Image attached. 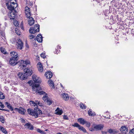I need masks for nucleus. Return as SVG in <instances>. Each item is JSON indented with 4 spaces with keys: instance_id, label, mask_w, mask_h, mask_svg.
<instances>
[{
    "instance_id": "61",
    "label": "nucleus",
    "mask_w": 134,
    "mask_h": 134,
    "mask_svg": "<svg viewBox=\"0 0 134 134\" xmlns=\"http://www.w3.org/2000/svg\"><path fill=\"white\" fill-rule=\"evenodd\" d=\"M0 110L3 111V110H5V109H2L1 108H0Z\"/></svg>"
},
{
    "instance_id": "35",
    "label": "nucleus",
    "mask_w": 134,
    "mask_h": 134,
    "mask_svg": "<svg viewBox=\"0 0 134 134\" xmlns=\"http://www.w3.org/2000/svg\"><path fill=\"white\" fill-rule=\"evenodd\" d=\"M5 97L3 93L2 92H0V99H3L5 98Z\"/></svg>"
},
{
    "instance_id": "41",
    "label": "nucleus",
    "mask_w": 134,
    "mask_h": 134,
    "mask_svg": "<svg viewBox=\"0 0 134 134\" xmlns=\"http://www.w3.org/2000/svg\"><path fill=\"white\" fill-rule=\"evenodd\" d=\"M37 93H39L40 95H41L44 94H45L46 93L43 91H39Z\"/></svg>"
},
{
    "instance_id": "3",
    "label": "nucleus",
    "mask_w": 134,
    "mask_h": 134,
    "mask_svg": "<svg viewBox=\"0 0 134 134\" xmlns=\"http://www.w3.org/2000/svg\"><path fill=\"white\" fill-rule=\"evenodd\" d=\"M40 26L38 24L34 26L33 27L30 28L29 31L30 33L34 34L39 32L40 31Z\"/></svg>"
},
{
    "instance_id": "15",
    "label": "nucleus",
    "mask_w": 134,
    "mask_h": 134,
    "mask_svg": "<svg viewBox=\"0 0 134 134\" xmlns=\"http://www.w3.org/2000/svg\"><path fill=\"white\" fill-rule=\"evenodd\" d=\"M29 18L28 20L29 24L30 26H31L34 24V20L33 18L32 17H30Z\"/></svg>"
},
{
    "instance_id": "28",
    "label": "nucleus",
    "mask_w": 134,
    "mask_h": 134,
    "mask_svg": "<svg viewBox=\"0 0 134 134\" xmlns=\"http://www.w3.org/2000/svg\"><path fill=\"white\" fill-rule=\"evenodd\" d=\"M0 128V130H1L3 132L5 133H7V131L4 128L1 126Z\"/></svg>"
},
{
    "instance_id": "7",
    "label": "nucleus",
    "mask_w": 134,
    "mask_h": 134,
    "mask_svg": "<svg viewBox=\"0 0 134 134\" xmlns=\"http://www.w3.org/2000/svg\"><path fill=\"white\" fill-rule=\"evenodd\" d=\"M17 4L14 2L11 3V4L10 5L7 7L10 10H14V8L17 7Z\"/></svg>"
},
{
    "instance_id": "39",
    "label": "nucleus",
    "mask_w": 134,
    "mask_h": 134,
    "mask_svg": "<svg viewBox=\"0 0 134 134\" xmlns=\"http://www.w3.org/2000/svg\"><path fill=\"white\" fill-rule=\"evenodd\" d=\"M28 83L29 84V85H30V86H31L32 87V85H33V84L34 83H33V82L32 80H30L28 82Z\"/></svg>"
},
{
    "instance_id": "18",
    "label": "nucleus",
    "mask_w": 134,
    "mask_h": 134,
    "mask_svg": "<svg viewBox=\"0 0 134 134\" xmlns=\"http://www.w3.org/2000/svg\"><path fill=\"white\" fill-rule=\"evenodd\" d=\"M38 66H37L39 71L42 72L43 71V68L42 64L40 62H38L37 64Z\"/></svg>"
},
{
    "instance_id": "6",
    "label": "nucleus",
    "mask_w": 134,
    "mask_h": 134,
    "mask_svg": "<svg viewBox=\"0 0 134 134\" xmlns=\"http://www.w3.org/2000/svg\"><path fill=\"white\" fill-rule=\"evenodd\" d=\"M72 125L73 127H78L79 130L82 131L84 133H86L87 132L86 130L84 127L80 125L77 123H75Z\"/></svg>"
},
{
    "instance_id": "2",
    "label": "nucleus",
    "mask_w": 134,
    "mask_h": 134,
    "mask_svg": "<svg viewBox=\"0 0 134 134\" xmlns=\"http://www.w3.org/2000/svg\"><path fill=\"white\" fill-rule=\"evenodd\" d=\"M27 111L29 114L34 116L36 118L38 117L39 115H40L42 114V111L36 108H35L34 110L29 109L27 110Z\"/></svg>"
},
{
    "instance_id": "16",
    "label": "nucleus",
    "mask_w": 134,
    "mask_h": 134,
    "mask_svg": "<svg viewBox=\"0 0 134 134\" xmlns=\"http://www.w3.org/2000/svg\"><path fill=\"white\" fill-rule=\"evenodd\" d=\"M37 41L39 42H41L42 41V37L41 35H38L36 37Z\"/></svg>"
},
{
    "instance_id": "45",
    "label": "nucleus",
    "mask_w": 134,
    "mask_h": 134,
    "mask_svg": "<svg viewBox=\"0 0 134 134\" xmlns=\"http://www.w3.org/2000/svg\"><path fill=\"white\" fill-rule=\"evenodd\" d=\"M134 134V128H133L131 130V131H130V132L129 133L130 134Z\"/></svg>"
},
{
    "instance_id": "64",
    "label": "nucleus",
    "mask_w": 134,
    "mask_h": 134,
    "mask_svg": "<svg viewBox=\"0 0 134 134\" xmlns=\"http://www.w3.org/2000/svg\"><path fill=\"white\" fill-rule=\"evenodd\" d=\"M50 86H51V87H52V84H51H51Z\"/></svg>"
},
{
    "instance_id": "9",
    "label": "nucleus",
    "mask_w": 134,
    "mask_h": 134,
    "mask_svg": "<svg viewBox=\"0 0 134 134\" xmlns=\"http://www.w3.org/2000/svg\"><path fill=\"white\" fill-rule=\"evenodd\" d=\"M16 46V48L18 49H21L23 48V44L20 39H18L17 42Z\"/></svg>"
},
{
    "instance_id": "51",
    "label": "nucleus",
    "mask_w": 134,
    "mask_h": 134,
    "mask_svg": "<svg viewBox=\"0 0 134 134\" xmlns=\"http://www.w3.org/2000/svg\"><path fill=\"white\" fill-rule=\"evenodd\" d=\"M94 128H90L89 129V130L91 131H94Z\"/></svg>"
},
{
    "instance_id": "34",
    "label": "nucleus",
    "mask_w": 134,
    "mask_h": 134,
    "mask_svg": "<svg viewBox=\"0 0 134 134\" xmlns=\"http://www.w3.org/2000/svg\"><path fill=\"white\" fill-rule=\"evenodd\" d=\"M0 50L1 52L3 53L4 54H7V53L6 51L5 50L2 48H1Z\"/></svg>"
},
{
    "instance_id": "4",
    "label": "nucleus",
    "mask_w": 134,
    "mask_h": 134,
    "mask_svg": "<svg viewBox=\"0 0 134 134\" xmlns=\"http://www.w3.org/2000/svg\"><path fill=\"white\" fill-rule=\"evenodd\" d=\"M39 86V84H34L33 85H32V89L34 93H37L39 91L42 90L41 88Z\"/></svg>"
},
{
    "instance_id": "10",
    "label": "nucleus",
    "mask_w": 134,
    "mask_h": 134,
    "mask_svg": "<svg viewBox=\"0 0 134 134\" xmlns=\"http://www.w3.org/2000/svg\"><path fill=\"white\" fill-rule=\"evenodd\" d=\"M32 79L35 83H40L41 82V79L39 77H37L36 75H34L32 76Z\"/></svg>"
},
{
    "instance_id": "55",
    "label": "nucleus",
    "mask_w": 134,
    "mask_h": 134,
    "mask_svg": "<svg viewBox=\"0 0 134 134\" xmlns=\"http://www.w3.org/2000/svg\"><path fill=\"white\" fill-rule=\"evenodd\" d=\"M21 121L23 123H25V120H24V119H21Z\"/></svg>"
},
{
    "instance_id": "38",
    "label": "nucleus",
    "mask_w": 134,
    "mask_h": 134,
    "mask_svg": "<svg viewBox=\"0 0 134 134\" xmlns=\"http://www.w3.org/2000/svg\"><path fill=\"white\" fill-rule=\"evenodd\" d=\"M14 24L16 27H17L18 26V21L16 20H14Z\"/></svg>"
},
{
    "instance_id": "59",
    "label": "nucleus",
    "mask_w": 134,
    "mask_h": 134,
    "mask_svg": "<svg viewBox=\"0 0 134 134\" xmlns=\"http://www.w3.org/2000/svg\"><path fill=\"white\" fill-rule=\"evenodd\" d=\"M104 116V118H107V119H110V118L109 117H106V116Z\"/></svg>"
},
{
    "instance_id": "30",
    "label": "nucleus",
    "mask_w": 134,
    "mask_h": 134,
    "mask_svg": "<svg viewBox=\"0 0 134 134\" xmlns=\"http://www.w3.org/2000/svg\"><path fill=\"white\" fill-rule=\"evenodd\" d=\"M18 112L19 113L21 114H24V109L22 108H21V109H19Z\"/></svg>"
},
{
    "instance_id": "58",
    "label": "nucleus",
    "mask_w": 134,
    "mask_h": 134,
    "mask_svg": "<svg viewBox=\"0 0 134 134\" xmlns=\"http://www.w3.org/2000/svg\"><path fill=\"white\" fill-rule=\"evenodd\" d=\"M39 102V101H38V100H36L35 103H36V104L37 105V104L38 103V102Z\"/></svg>"
},
{
    "instance_id": "17",
    "label": "nucleus",
    "mask_w": 134,
    "mask_h": 134,
    "mask_svg": "<svg viewBox=\"0 0 134 134\" xmlns=\"http://www.w3.org/2000/svg\"><path fill=\"white\" fill-rule=\"evenodd\" d=\"M10 54L12 57L15 58L16 57V59H18L17 53L15 52H11Z\"/></svg>"
},
{
    "instance_id": "40",
    "label": "nucleus",
    "mask_w": 134,
    "mask_h": 134,
    "mask_svg": "<svg viewBox=\"0 0 134 134\" xmlns=\"http://www.w3.org/2000/svg\"><path fill=\"white\" fill-rule=\"evenodd\" d=\"M47 100V102L48 104L50 105L52 104V102L51 100L48 99Z\"/></svg>"
},
{
    "instance_id": "22",
    "label": "nucleus",
    "mask_w": 134,
    "mask_h": 134,
    "mask_svg": "<svg viewBox=\"0 0 134 134\" xmlns=\"http://www.w3.org/2000/svg\"><path fill=\"white\" fill-rule=\"evenodd\" d=\"M62 96L63 99L65 100H68L69 99L68 95L67 94L64 93L62 94Z\"/></svg>"
},
{
    "instance_id": "47",
    "label": "nucleus",
    "mask_w": 134,
    "mask_h": 134,
    "mask_svg": "<svg viewBox=\"0 0 134 134\" xmlns=\"http://www.w3.org/2000/svg\"><path fill=\"white\" fill-rule=\"evenodd\" d=\"M40 55L41 57L43 58H44L46 57V56H45V54L44 53H42Z\"/></svg>"
},
{
    "instance_id": "21",
    "label": "nucleus",
    "mask_w": 134,
    "mask_h": 134,
    "mask_svg": "<svg viewBox=\"0 0 134 134\" xmlns=\"http://www.w3.org/2000/svg\"><path fill=\"white\" fill-rule=\"evenodd\" d=\"M78 121L80 123V124L83 125L86 123V120L82 118H80L78 119Z\"/></svg>"
},
{
    "instance_id": "62",
    "label": "nucleus",
    "mask_w": 134,
    "mask_h": 134,
    "mask_svg": "<svg viewBox=\"0 0 134 134\" xmlns=\"http://www.w3.org/2000/svg\"><path fill=\"white\" fill-rule=\"evenodd\" d=\"M60 86L62 87H63V85L61 83L60 84Z\"/></svg>"
},
{
    "instance_id": "50",
    "label": "nucleus",
    "mask_w": 134,
    "mask_h": 134,
    "mask_svg": "<svg viewBox=\"0 0 134 134\" xmlns=\"http://www.w3.org/2000/svg\"><path fill=\"white\" fill-rule=\"evenodd\" d=\"M37 104L38 105L40 106H43V104L42 103L40 102H38V103Z\"/></svg>"
},
{
    "instance_id": "63",
    "label": "nucleus",
    "mask_w": 134,
    "mask_h": 134,
    "mask_svg": "<svg viewBox=\"0 0 134 134\" xmlns=\"http://www.w3.org/2000/svg\"><path fill=\"white\" fill-rule=\"evenodd\" d=\"M57 134H62V133H61L59 132L58 133H57Z\"/></svg>"
},
{
    "instance_id": "36",
    "label": "nucleus",
    "mask_w": 134,
    "mask_h": 134,
    "mask_svg": "<svg viewBox=\"0 0 134 134\" xmlns=\"http://www.w3.org/2000/svg\"><path fill=\"white\" fill-rule=\"evenodd\" d=\"M1 37L3 39H5V35L4 33L3 32H1Z\"/></svg>"
},
{
    "instance_id": "20",
    "label": "nucleus",
    "mask_w": 134,
    "mask_h": 134,
    "mask_svg": "<svg viewBox=\"0 0 134 134\" xmlns=\"http://www.w3.org/2000/svg\"><path fill=\"white\" fill-rule=\"evenodd\" d=\"M55 111H56V114L59 115H61L63 112L62 110L60 109L59 108H57L55 110Z\"/></svg>"
},
{
    "instance_id": "37",
    "label": "nucleus",
    "mask_w": 134,
    "mask_h": 134,
    "mask_svg": "<svg viewBox=\"0 0 134 134\" xmlns=\"http://www.w3.org/2000/svg\"><path fill=\"white\" fill-rule=\"evenodd\" d=\"M86 126L88 127H89L91 125V124L90 122L86 121L85 124Z\"/></svg>"
},
{
    "instance_id": "46",
    "label": "nucleus",
    "mask_w": 134,
    "mask_h": 134,
    "mask_svg": "<svg viewBox=\"0 0 134 134\" xmlns=\"http://www.w3.org/2000/svg\"><path fill=\"white\" fill-rule=\"evenodd\" d=\"M63 118L65 120H69V118H68L67 116L66 115H64L63 116Z\"/></svg>"
},
{
    "instance_id": "60",
    "label": "nucleus",
    "mask_w": 134,
    "mask_h": 134,
    "mask_svg": "<svg viewBox=\"0 0 134 134\" xmlns=\"http://www.w3.org/2000/svg\"><path fill=\"white\" fill-rule=\"evenodd\" d=\"M3 111H9V110H6V109H5V110H3Z\"/></svg>"
},
{
    "instance_id": "19",
    "label": "nucleus",
    "mask_w": 134,
    "mask_h": 134,
    "mask_svg": "<svg viewBox=\"0 0 134 134\" xmlns=\"http://www.w3.org/2000/svg\"><path fill=\"white\" fill-rule=\"evenodd\" d=\"M45 76L47 78L49 79L52 77L53 74L51 72H48L45 74Z\"/></svg>"
},
{
    "instance_id": "54",
    "label": "nucleus",
    "mask_w": 134,
    "mask_h": 134,
    "mask_svg": "<svg viewBox=\"0 0 134 134\" xmlns=\"http://www.w3.org/2000/svg\"><path fill=\"white\" fill-rule=\"evenodd\" d=\"M102 133L103 134H106L107 132H106L102 131Z\"/></svg>"
},
{
    "instance_id": "26",
    "label": "nucleus",
    "mask_w": 134,
    "mask_h": 134,
    "mask_svg": "<svg viewBox=\"0 0 134 134\" xmlns=\"http://www.w3.org/2000/svg\"><path fill=\"white\" fill-rule=\"evenodd\" d=\"M48 99L47 94L46 93H45L42 97V99L43 100L45 101L47 100Z\"/></svg>"
},
{
    "instance_id": "43",
    "label": "nucleus",
    "mask_w": 134,
    "mask_h": 134,
    "mask_svg": "<svg viewBox=\"0 0 134 134\" xmlns=\"http://www.w3.org/2000/svg\"><path fill=\"white\" fill-rule=\"evenodd\" d=\"M36 131L38 133H41L43 131L40 130V129L37 128L36 129Z\"/></svg>"
},
{
    "instance_id": "42",
    "label": "nucleus",
    "mask_w": 134,
    "mask_h": 134,
    "mask_svg": "<svg viewBox=\"0 0 134 134\" xmlns=\"http://www.w3.org/2000/svg\"><path fill=\"white\" fill-rule=\"evenodd\" d=\"M36 131L38 133H41L43 131L40 130V129L37 128L36 129Z\"/></svg>"
},
{
    "instance_id": "44",
    "label": "nucleus",
    "mask_w": 134,
    "mask_h": 134,
    "mask_svg": "<svg viewBox=\"0 0 134 134\" xmlns=\"http://www.w3.org/2000/svg\"><path fill=\"white\" fill-rule=\"evenodd\" d=\"M35 37V36H34L32 35H30L29 36V38L30 39H31Z\"/></svg>"
},
{
    "instance_id": "8",
    "label": "nucleus",
    "mask_w": 134,
    "mask_h": 134,
    "mask_svg": "<svg viewBox=\"0 0 134 134\" xmlns=\"http://www.w3.org/2000/svg\"><path fill=\"white\" fill-rule=\"evenodd\" d=\"M18 59H16V57L15 58L11 57L10 59L9 63L11 65L14 66L18 63L17 61Z\"/></svg>"
},
{
    "instance_id": "33",
    "label": "nucleus",
    "mask_w": 134,
    "mask_h": 134,
    "mask_svg": "<svg viewBox=\"0 0 134 134\" xmlns=\"http://www.w3.org/2000/svg\"><path fill=\"white\" fill-rule=\"evenodd\" d=\"M30 104L31 105L32 104V106H33L34 107H35L36 106H37V105L36 104V103H35L34 102L31 100L30 101Z\"/></svg>"
},
{
    "instance_id": "53",
    "label": "nucleus",
    "mask_w": 134,
    "mask_h": 134,
    "mask_svg": "<svg viewBox=\"0 0 134 134\" xmlns=\"http://www.w3.org/2000/svg\"><path fill=\"white\" fill-rule=\"evenodd\" d=\"M60 46H59L58 47L57 49H56L55 51V52L56 53H57V52H58V51L59 50V49H60Z\"/></svg>"
},
{
    "instance_id": "23",
    "label": "nucleus",
    "mask_w": 134,
    "mask_h": 134,
    "mask_svg": "<svg viewBox=\"0 0 134 134\" xmlns=\"http://www.w3.org/2000/svg\"><path fill=\"white\" fill-rule=\"evenodd\" d=\"M88 113L90 116H95V113L93 111H92L90 109L88 112Z\"/></svg>"
},
{
    "instance_id": "32",
    "label": "nucleus",
    "mask_w": 134,
    "mask_h": 134,
    "mask_svg": "<svg viewBox=\"0 0 134 134\" xmlns=\"http://www.w3.org/2000/svg\"><path fill=\"white\" fill-rule=\"evenodd\" d=\"M80 108L82 109H85L86 108L85 105L82 103L80 104Z\"/></svg>"
},
{
    "instance_id": "49",
    "label": "nucleus",
    "mask_w": 134,
    "mask_h": 134,
    "mask_svg": "<svg viewBox=\"0 0 134 134\" xmlns=\"http://www.w3.org/2000/svg\"><path fill=\"white\" fill-rule=\"evenodd\" d=\"M29 8L28 7H25V11H29Z\"/></svg>"
},
{
    "instance_id": "13",
    "label": "nucleus",
    "mask_w": 134,
    "mask_h": 134,
    "mask_svg": "<svg viewBox=\"0 0 134 134\" xmlns=\"http://www.w3.org/2000/svg\"><path fill=\"white\" fill-rule=\"evenodd\" d=\"M24 126L25 128L31 130H32L34 128L33 126L29 123H26L24 125Z\"/></svg>"
},
{
    "instance_id": "56",
    "label": "nucleus",
    "mask_w": 134,
    "mask_h": 134,
    "mask_svg": "<svg viewBox=\"0 0 134 134\" xmlns=\"http://www.w3.org/2000/svg\"><path fill=\"white\" fill-rule=\"evenodd\" d=\"M19 109L16 108H15L14 109V110L15 111H18V110Z\"/></svg>"
},
{
    "instance_id": "24",
    "label": "nucleus",
    "mask_w": 134,
    "mask_h": 134,
    "mask_svg": "<svg viewBox=\"0 0 134 134\" xmlns=\"http://www.w3.org/2000/svg\"><path fill=\"white\" fill-rule=\"evenodd\" d=\"M5 104L7 105V108L11 111L13 110V108L12 107L10 104H9L8 102H6L5 103Z\"/></svg>"
},
{
    "instance_id": "52",
    "label": "nucleus",
    "mask_w": 134,
    "mask_h": 134,
    "mask_svg": "<svg viewBox=\"0 0 134 134\" xmlns=\"http://www.w3.org/2000/svg\"><path fill=\"white\" fill-rule=\"evenodd\" d=\"M15 32H16V34H17L18 35H20V34L19 31H18V30H16V29H15Z\"/></svg>"
},
{
    "instance_id": "1",
    "label": "nucleus",
    "mask_w": 134,
    "mask_h": 134,
    "mask_svg": "<svg viewBox=\"0 0 134 134\" xmlns=\"http://www.w3.org/2000/svg\"><path fill=\"white\" fill-rule=\"evenodd\" d=\"M24 73L23 74L21 72H19L18 74V76L21 79H26L28 76L31 75L32 73V70L28 68L24 69Z\"/></svg>"
},
{
    "instance_id": "12",
    "label": "nucleus",
    "mask_w": 134,
    "mask_h": 134,
    "mask_svg": "<svg viewBox=\"0 0 134 134\" xmlns=\"http://www.w3.org/2000/svg\"><path fill=\"white\" fill-rule=\"evenodd\" d=\"M94 125V128L96 131L102 130L104 126V125L101 124L95 125V126Z\"/></svg>"
},
{
    "instance_id": "11",
    "label": "nucleus",
    "mask_w": 134,
    "mask_h": 134,
    "mask_svg": "<svg viewBox=\"0 0 134 134\" xmlns=\"http://www.w3.org/2000/svg\"><path fill=\"white\" fill-rule=\"evenodd\" d=\"M11 12L9 14V16L10 19H14L16 16V12L15 10H10Z\"/></svg>"
},
{
    "instance_id": "31",
    "label": "nucleus",
    "mask_w": 134,
    "mask_h": 134,
    "mask_svg": "<svg viewBox=\"0 0 134 134\" xmlns=\"http://www.w3.org/2000/svg\"><path fill=\"white\" fill-rule=\"evenodd\" d=\"M108 132L110 133H115L117 132V131H114L112 129H109L108 131Z\"/></svg>"
},
{
    "instance_id": "29",
    "label": "nucleus",
    "mask_w": 134,
    "mask_h": 134,
    "mask_svg": "<svg viewBox=\"0 0 134 134\" xmlns=\"http://www.w3.org/2000/svg\"><path fill=\"white\" fill-rule=\"evenodd\" d=\"M0 121L2 123H4L5 121V119L2 116H0Z\"/></svg>"
},
{
    "instance_id": "27",
    "label": "nucleus",
    "mask_w": 134,
    "mask_h": 134,
    "mask_svg": "<svg viewBox=\"0 0 134 134\" xmlns=\"http://www.w3.org/2000/svg\"><path fill=\"white\" fill-rule=\"evenodd\" d=\"M48 83L49 84L50 86L51 84H52V88H54V83H53V82L51 80H49L48 81Z\"/></svg>"
},
{
    "instance_id": "5",
    "label": "nucleus",
    "mask_w": 134,
    "mask_h": 134,
    "mask_svg": "<svg viewBox=\"0 0 134 134\" xmlns=\"http://www.w3.org/2000/svg\"><path fill=\"white\" fill-rule=\"evenodd\" d=\"M128 128L126 126H123L120 129V133L118 134H128Z\"/></svg>"
},
{
    "instance_id": "48",
    "label": "nucleus",
    "mask_w": 134,
    "mask_h": 134,
    "mask_svg": "<svg viewBox=\"0 0 134 134\" xmlns=\"http://www.w3.org/2000/svg\"><path fill=\"white\" fill-rule=\"evenodd\" d=\"M0 107L2 108H3L4 107V106L2 103L0 102Z\"/></svg>"
},
{
    "instance_id": "25",
    "label": "nucleus",
    "mask_w": 134,
    "mask_h": 134,
    "mask_svg": "<svg viewBox=\"0 0 134 134\" xmlns=\"http://www.w3.org/2000/svg\"><path fill=\"white\" fill-rule=\"evenodd\" d=\"M25 13L26 16V17L28 18H29L30 17L31 14L30 12V10L29 11H25Z\"/></svg>"
},
{
    "instance_id": "57",
    "label": "nucleus",
    "mask_w": 134,
    "mask_h": 134,
    "mask_svg": "<svg viewBox=\"0 0 134 134\" xmlns=\"http://www.w3.org/2000/svg\"><path fill=\"white\" fill-rule=\"evenodd\" d=\"M41 134H46V132H44L43 131H42V133H41Z\"/></svg>"
},
{
    "instance_id": "14",
    "label": "nucleus",
    "mask_w": 134,
    "mask_h": 134,
    "mask_svg": "<svg viewBox=\"0 0 134 134\" xmlns=\"http://www.w3.org/2000/svg\"><path fill=\"white\" fill-rule=\"evenodd\" d=\"M21 66H22L23 68H25L26 67V65L30 63V62L28 61H24L21 60L20 62Z\"/></svg>"
}]
</instances>
